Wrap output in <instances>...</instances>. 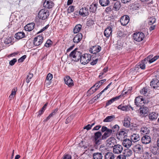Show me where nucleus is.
Wrapping results in <instances>:
<instances>
[{
	"instance_id": "obj_1",
	"label": "nucleus",
	"mask_w": 159,
	"mask_h": 159,
	"mask_svg": "<svg viewBox=\"0 0 159 159\" xmlns=\"http://www.w3.org/2000/svg\"><path fill=\"white\" fill-rule=\"evenodd\" d=\"M81 56V52L78 51L77 49H75L72 51L69 55V57L72 60L75 62L79 61Z\"/></svg>"
},
{
	"instance_id": "obj_2",
	"label": "nucleus",
	"mask_w": 159,
	"mask_h": 159,
	"mask_svg": "<svg viewBox=\"0 0 159 159\" xmlns=\"http://www.w3.org/2000/svg\"><path fill=\"white\" fill-rule=\"evenodd\" d=\"M91 56L89 54H85L81 56L80 59V62L81 64L85 65L88 64L91 60Z\"/></svg>"
},
{
	"instance_id": "obj_3",
	"label": "nucleus",
	"mask_w": 159,
	"mask_h": 159,
	"mask_svg": "<svg viewBox=\"0 0 159 159\" xmlns=\"http://www.w3.org/2000/svg\"><path fill=\"white\" fill-rule=\"evenodd\" d=\"M106 81V79H105L101 80L98 82L96 83L93 87H92L90 90H89V92L92 91L93 92L91 93L93 94L95 92L99 87L102 85Z\"/></svg>"
},
{
	"instance_id": "obj_4",
	"label": "nucleus",
	"mask_w": 159,
	"mask_h": 159,
	"mask_svg": "<svg viewBox=\"0 0 159 159\" xmlns=\"http://www.w3.org/2000/svg\"><path fill=\"white\" fill-rule=\"evenodd\" d=\"M144 37V34L141 32H136L134 33L133 35V39L134 40L138 42L143 40Z\"/></svg>"
},
{
	"instance_id": "obj_5",
	"label": "nucleus",
	"mask_w": 159,
	"mask_h": 159,
	"mask_svg": "<svg viewBox=\"0 0 159 159\" xmlns=\"http://www.w3.org/2000/svg\"><path fill=\"white\" fill-rule=\"evenodd\" d=\"M128 131L125 129H120L118 134L116 135L117 138L119 140H122L127 136Z\"/></svg>"
},
{
	"instance_id": "obj_6",
	"label": "nucleus",
	"mask_w": 159,
	"mask_h": 159,
	"mask_svg": "<svg viewBox=\"0 0 159 159\" xmlns=\"http://www.w3.org/2000/svg\"><path fill=\"white\" fill-rule=\"evenodd\" d=\"M139 112L140 116L143 117L147 116L149 112L148 108L145 107H141L139 108Z\"/></svg>"
},
{
	"instance_id": "obj_7",
	"label": "nucleus",
	"mask_w": 159,
	"mask_h": 159,
	"mask_svg": "<svg viewBox=\"0 0 159 159\" xmlns=\"http://www.w3.org/2000/svg\"><path fill=\"white\" fill-rule=\"evenodd\" d=\"M145 101L144 99L140 97H136L134 100V103L135 105L138 107H141L143 106L144 104L145 103Z\"/></svg>"
},
{
	"instance_id": "obj_8",
	"label": "nucleus",
	"mask_w": 159,
	"mask_h": 159,
	"mask_svg": "<svg viewBox=\"0 0 159 159\" xmlns=\"http://www.w3.org/2000/svg\"><path fill=\"white\" fill-rule=\"evenodd\" d=\"M102 136L100 132L98 131L94 134V139L95 143L97 145H99L101 143V136Z\"/></svg>"
},
{
	"instance_id": "obj_9",
	"label": "nucleus",
	"mask_w": 159,
	"mask_h": 159,
	"mask_svg": "<svg viewBox=\"0 0 159 159\" xmlns=\"http://www.w3.org/2000/svg\"><path fill=\"white\" fill-rule=\"evenodd\" d=\"M43 37L40 35L35 37L33 41V44L35 46H38L41 44L43 42Z\"/></svg>"
},
{
	"instance_id": "obj_10",
	"label": "nucleus",
	"mask_w": 159,
	"mask_h": 159,
	"mask_svg": "<svg viewBox=\"0 0 159 159\" xmlns=\"http://www.w3.org/2000/svg\"><path fill=\"white\" fill-rule=\"evenodd\" d=\"M49 15V12L45 11H39L38 14V17L42 20H45Z\"/></svg>"
},
{
	"instance_id": "obj_11",
	"label": "nucleus",
	"mask_w": 159,
	"mask_h": 159,
	"mask_svg": "<svg viewBox=\"0 0 159 159\" xmlns=\"http://www.w3.org/2000/svg\"><path fill=\"white\" fill-rule=\"evenodd\" d=\"M123 148L122 146L120 144L115 145L113 148L114 153L119 154L121 153L123 151Z\"/></svg>"
},
{
	"instance_id": "obj_12",
	"label": "nucleus",
	"mask_w": 159,
	"mask_h": 159,
	"mask_svg": "<svg viewBox=\"0 0 159 159\" xmlns=\"http://www.w3.org/2000/svg\"><path fill=\"white\" fill-rule=\"evenodd\" d=\"M115 142L116 139L113 137H111L107 140L106 144L109 147L113 148L115 145Z\"/></svg>"
},
{
	"instance_id": "obj_13",
	"label": "nucleus",
	"mask_w": 159,
	"mask_h": 159,
	"mask_svg": "<svg viewBox=\"0 0 159 159\" xmlns=\"http://www.w3.org/2000/svg\"><path fill=\"white\" fill-rule=\"evenodd\" d=\"M101 49V47L98 45L92 46L90 48L89 52L90 53L93 54H96L99 52Z\"/></svg>"
},
{
	"instance_id": "obj_14",
	"label": "nucleus",
	"mask_w": 159,
	"mask_h": 159,
	"mask_svg": "<svg viewBox=\"0 0 159 159\" xmlns=\"http://www.w3.org/2000/svg\"><path fill=\"white\" fill-rule=\"evenodd\" d=\"M129 17L128 16H124L121 18L120 22L121 25L125 26L129 23Z\"/></svg>"
},
{
	"instance_id": "obj_15",
	"label": "nucleus",
	"mask_w": 159,
	"mask_h": 159,
	"mask_svg": "<svg viewBox=\"0 0 159 159\" xmlns=\"http://www.w3.org/2000/svg\"><path fill=\"white\" fill-rule=\"evenodd\" d=\"M54 4L50 0H46L43 4V7L46 9H50L53 6Z\"/></svg>"
},
{
	"instance_id": "obj_16",
	"label": "nucleus",
	"mask_w": 159,
	"mask_h": 159,
	"mask_svg": "<svg viewBox=\"0 0 159 159\" xmlns=\"http://www.w3.org/2000/svg\"><path fill=\"white\" fill-rule=\"evenodd\" d=\"M150 85L153 88H157L159 87V81L156 78H154L151 81Z\"/></svg>"
},
{
	"instance_id": "obj_17",
	"label": "nucleus",
	"mask_w": 159,
	"mask_h": 159,
	"mask_svg": "<svg viewBox=\"0 0 159 159\" xmlns=\"http://www.w3.org/2000/svg\"><path fill=\"white\" fill-rule=\"evenodd\" d=\"M141 141L142 143L147 144L150 143L151 139L150 136L145 135L142 137Z\"/></svg>"
},
{
	"instance_id": "obj_18",
	"label": "nucleus",
	"mask_w": 159,
	"mask_h": 159,
	"mask_svg": "<svg viewBox=\"0 0 159 159\" xmlns=\"http://www.w3.org/2000/svg\"><path fill=\"white\" fill-rule=\"evenodd\" d=\"M65 83L69 87H71L73 86V81L70 76L66 77L64 78Z\"/></svg>"
},
{
	"instance_id": "obj_19",
	"label": "nucleus",
	"mask_w": 159,
	"mask_h": 159,
	"mask_svg": "<svg viewBox=\"0 0 159 159\" xmlns=\"http://www.w3.org/2000/svg\"><path fill=\"white\" fill-rule=\"evenodd\" d=\"M122 144L124 147L129 148L132 144V142L130 139H126L123 140Z\"/></svg>"
},
{
	"instance_id": "obj_20",
	"label": "nucleus",
	"mask_w": 159,
	"mask_h": 159,
	"mask_svg": "<svg viewBox=\"0 0 159 159\" xmlns=\"http://www.w3.org/2000/svg\"><path fill=\"white\" fill-rule=\"evenodd\" d=\"M133 149L135 152L139 153H142L143 150L142 146L140 144L136 145L134 147Z\"/></svg>"
},
{
	"instance_id": "obj_21",
	"label": "nucleus",
	"mask_w": 159,
	"mask_h": 159,
	"mask_svg": "<svg viewBox=\"0 0 159 159\" xmlns=\"http://www.w3.org/2000/svg\"><path fill=\"white\" fill-rule=\"evenodd\" d=\"M83 37V35L81 33H78L76 35L73 39V42L75 43H77L79 42Z\"/></svg>"
},
{
	"instance_id": "obj_22",
	"label": "nucleus",
	"mask_w": 159,
	"mask_h": 159,
	"mask_svg": "<svg viewBox=\"0 0 159 159\" xmlns=\"http://www.w3.org/2000/svg\"><path fill=\"white\" fill-rule=\"evenodd\" d=\"M130 138L132 142L134 143L137 142L140 140L139 134L136 133H134L131 134L130 136Z\"/></svg>"
},
{
	"instance_id": "obj_23",
	"label": "nucleus",
	"mask_w": 159,
	"mask_h": 159,
	"mask_svg": "<svg viewBox=\"0 0 159 159\" xmlns=\"http://www.w3.org/2000/svg\"><path fill=\"white\" fill-rule=\"evenodd\" d=\"M53 78V75L52 74L48 73L46 78V80L45 82V85L46 86L50 85L51 84L50 81Z\"/></svg>"
},
{
	"instance_id": "obj_24",
	"label": "nucleus",
	"mask_w": 159,
	"mask_h": 159,
	"mask_svg": "<svg viewBox=\"0 0 159 159\" xmlns=\"http://www.w3.org/2000/svg\"><path fill=\"white\" fill-rule=\"evenodd\" d=\"M115 156L114 154L112 152H108L105 153L104 156V159H115Z\"/></svg>"
},
{
	"instance_id": "obj_25",
	"label": "nucleus",
	"mask_w": 159,
	"mask_h": 159,
	"mask_svg": "<svg viewBox=\"0 0 159 159\" xmlns=\"http://www.w3.org/2000/svg\"><path fill=\"white\" fill-rule=\"evenodd\" d=\"M112 32V28L110 26L107 27L104 31V35L107 37H109L111 34Z\"/></svg>"
},
{
	"instance_id": "obj_26",
	"label": "nucleus",
	"mask_w": 159,
	"mask_h": 159,
	"mask_svg": "<svg viewBox=\"0 0 159 159\" xmlns=\"http://www.w3.org/2000/svg\"><path fill=\"white\" fill-rule=\"evenodd\" d=\"M34 25L35 24L34 23L28 24L25 27V29L27 31H31L34 28Z\"/></svg>"
},
{
	"instance_id": "obj_27",
	"label": "nucleus",
	"mask_w": 159,
	"mask_h": 159,
	"mask_svg": "<svg viewBox=\"0 0 159 159\" xmlns=\"http://www.w3.org/2000/svg\"><path fill=\"white\" fill-rule=\"evenodd\" d=\"M25 37V34L23 32H20L16 34L15 35V37L16 39L19 40Z\"/></svg>"
},
{
	"instance_id": "obj_28",
	"label": "nucleus",
	"mask_w": 159,
	"mask_h": 159,
	"mask_svg": "<svg viewBox=\"0 0 159 159\" xmlns=\"http://www.w3.org/2000/svg\"><path fill=\"white\" fill-rule=\"evenodd\" d=\"M111 131L110 130H108L107 131L104 132V134L102 135L101 139L105 140L109 137L111 134Z\"/></svg>"
},
{
	"instance_id": "obj_29",
	"label": "nucleus",
	"mask_w": 159,
	"mask_h": 159,
	"mask_svg": "<svg viewBox=\"0 0 159 159\" xmlns=\"http://www.w3.org/2000/svg\"><path fill=\"white\" fill-rule=\"evenodd\" d=\"M147 62H145V61H144L143 60L140 63H139L136 65L135 66V68H140L142 70H144L145 68V64H147Z\"/></svg>"
},
{
	"instance_id": "obj_30",
	"label": "nucleus",
	"mask_w": 159,
	"mask_h": 159,
	"mask_svg": "<svg viewBox=\"0 0 159 159\" xmlns=\"http://www.w3.org/2000/svg\"><path fill=\"white\" fill-rule=\"evenodd\" d=\"M158 116L157 113L154 112H152L148 115V117L151 120H153L156 119Z\"/></svg>"
},
{
	"instance_id": "obj_31",
	"label": "nucleus",
	"mask_w": 159,
	"mask_h": 159,
	"mask_svg": "<svg viewBox=\"0 0 159 159\" xmlns=\"http://www.w3.org/2000/svg\"><path fill=\"white\" fill-rule=\"evenodd\" d=\"M140 131L141 134L144 135L150 133L149 129L146 127H142L141 128Z\"/></svg>"
},
{
	"instance_id": "obj_32",
	"label": "nucleus",
	"mask_w": 159,
	"mask_h": 159,
	"mask_svg": "<svg viewBox=\"0 0 159 159\" xmlns=\"http://www.w3.org/2000/svg\"><path fill=\"white\" fill-rule=\"evenodd\" d=\"M151 151L153 154L156 155L159 154V147L157 146L152 147Z\"/></svg>"
},
{
	"instance_id": "obj_33",
	"label": "nucleus",
	"mask_w": 159,
	"mask_h": 159,
	"mask_svg": "<svg viewBox=\"0 0 159 159\" xmlns=\"http://www.w3.org/2000/svg\"><path fill=\"white\" fill-rule=\"evenodd\" d=\"M120 96H116L110 100L107 101L106 103V106H107L111 105L113 102L119 99L120 98Z\"/></svg>"
},
{
	"instance_id": "obj_34",
	"label": "nucleus",
	"mask_w": 159,
	"mask_h": 159,
	"mask_svg": "<svg viewBox=\"0 0 159 159\" xmlns=\"http://www.w3.org/2000/svg\"><path fill=\"white\" fill-rule=\"evenodd\" d=\"M115 119V116L114 115H111L107 116L103 120L105 122H111Z\"/></svg>"
},
{
	"instance_id": "obj_35",
	"label": "nucleus",
	"mask_w": 159,
	"mask_h": 159,
	"mask_svg": "<svg viewBox=\"0 0 159 159\" xmlns=\"http://www.w3.org/2000/svg\"><path fill=\"white\" fill-rule=\"evenodd\" d=\"M102 153L100 152L95 153L93 155V159H102Z\"/></svg>"
},
{
	"instance_id": "obj_36",
	"label": "nucleus",
	"mask_w": 159,
	"mask_h": 159,
	"mask_svg": "<svg viewBox=\"0 0 159 159\" xmlns=\"http://www.w3.org/2000/svg\"><path fill=\"white\" fill-rule=\"evenodd\" d=\"M132 151L129 149H126L124 150V156H125L126 157H129L132 154Z\"/></svg>"
},
{
	"instance_id": "obj_37",
	"label": "nucleus",
	"mask_w": 159,
	"mask_h": 159,
	"mask_svg": "<svg viewBox=\"0 0 159 159\" xmlns=\"http://www.w3.org/2000/svg\"><path fill=\"white\" fill-rule=\"evenodd\" d=\"M148 88L143 87L140 91V93L145 96L148 95Z\"/></svg>"
},
{
	"instance_id": "obj_38",
	"label": "nucleus",
	"mask_w": 159,
	"mask_h": 159,
	"mask_svg": "<svg viewBox=\"0 0 159 159\" xmlns=\"http://www.w3.org/2000/svg\"><path fill=\"white\" fill-rule=\"evenodd\" d=\"M82 27V26L80 24L76 25L73 29L74 33H77L80 32Z\"/></svg>"
},
{
	"instance_id": "obj_39",
	"label": "nucleus",
	"mask_w": 159,
	"mask_h": 159,
	"mask_svg": "<svg viewBox=\"0 0 159 159\" xmlns=\"http://www.w3.org/2000/svg\"><path fill=\"white\" fill-rule=\"evenodd\" d=\"M151 152H145L143 154V157L144 159H150L151 157Z\"/></svg>"
},
{
	"instance_id": "obj_40",
	"label": "nucleus",
	"mask_w": 159,
	"mask_h": 159,
	"mask_svg": "<svg viewBox=\"0 0 159 159\" xmlns=\"http://www.w3.org/2000/svg\"><path fill=\"white\" fill-rule=\"evenodd\" d=\"M99 3L102 6H105L108 5L109 3V0H99Z\"/></svg>"
},
{
	"instance_id": "obj_41",
	"label": "nucleus",
	"mask_w": 159,
	"mask_h": 159,
	"mask_svg": "<svg viewBox=\"0 0 159 159\" xmlns=\"http://www.w3.org/2000/svg\"><path fill=\"white\" fill-rule=\"evenodd\" d=\"M119 129V127L117 125H114L111 130V133L112 132L114 133L117 132Z\"/></svg>"
},
{
	"instance_id": "obj_42",
	"label": "nucleus",
	"mask_w": 159,
	"mask_h": 159,
	"mask_svg": "<svg viewBox=\"0 0 159 159\" xmlns=\"http://www.w3.org/2000/svg\"><path fill=\"white\" fill-rule=\"evenodd\" d=\"M79 14L83 17L86 16L89 14L88 11H79Z\"/></svg>"
},
{
	"instance_id": "obj_43",
	"label": "nucleus",
	"mask_w": 159,
	"mask_h": 159,
	"mask_svg": "<svg viewBox=\"0 0 159 159\" xmlns=\"http://www.w3.org/2000/svg\"><path fill=\"white\" fill-rule=\"evenodd\" d=\"M148 20L149 25H152L156 22V19L154 17H149Z\"/></svg>"
},
{
	"instance_id": "obj_44",
	"label": "nucleus",
	"mask_w": 159,
	"mask_h": 159,
	"mask_svg": "<svg viewBox=\"0 0 159 159\" xmlns=\"http://www.w3.org/2000/svg\"><path fill=\"white\" fill-rule=\"evenodd\" d=\"M129 107L132 110H133V108L131 106H123L122 107L121 110L123 111H128L129 110Z\"/></svg>"
},
{
	"instance_id": "obj_45",
	"label": "nucleus",
	"mask_w": 159,
	"mask_h": 159,
	"mask_svg": "<svg viewBox=\"0 0 159 159\" xmlns=\"http://www.w3.org/2000/svg\"><path fill=\"white\" fill-rule=\"evenodd\" d=\"M33 76V74L29 73L28 75L27 76V78L26 80V82L27 83H28L30 82Z\"/></svg>"
},
{
	"instance_id": "obj_46",
	"label": "nucleus",
	"mask_w": 159,
	"mask_h": 159,
	"mask_svg": "<svg viewBox=\"0 0 159 159\" xmlns=\"http://www.w3.org/2000/svg\"><path fill=\"white\" fill-rule=\"evenodd\" d=\"M123 125L126 127H128L130 125V122L128 119H125L123 122Z\"/></svg>"
},
{
	"instance_id": "obj_47",
	"label": "nucleus",
	"mask_w": 159,
	"mask_h": 159,
	"mask_svg": "<svg viewBox=\"0 0 159 159\" xmlns=\"http://www.w3.org/2000/svg\"><path fill=\"white\" fill-rule=\"evenodd\" d=\"M52 44V42L50 39H48L44 44V46L46 47H51Z\"/></svg>"
},
{
	"instance_id": "obj_48",
	"label": "nucleus",
	"mask_w": 159,
	"mask_h": 159,
	"mask_svg": "<svg viewBox=\"0 0 159 159\" xmlns=\"http://www.w3.org/2000/svg\"><path fill=\"white\" fill-rule=\"evenodd\" d=\"M99 150L102 153H104L107 151V149L106 147L101 145L99 148Z\"/></svg>"
},
{
	"instance_id": "obj_49",
	"label": "nucleus",
	"mask_w": 159,
	"mask_h": 159,
	"mask_svg": "<svg viewBox=\"0 0 159 159\" xmlns=\"http://www.w3.org/2000/svg\"><path fill=\"white\" fill-rule=\"evenodd\" d=\"M98 4H92L89 7V10H96L97 8Z\"/></svg>"
},
{
	"instance_id": "obj_50",
	"label": "nucleus",
	"mask_w": 159,
	"mask_h": 159,
	"mask_svg": "<svg viewBox=\"0 0 159 159\" xmlns=\"http://www.w3.org/2000/svg\"><path fill=\"white\" fill-rule=\"evenodd\" d=\"M120 7V3L119 2L117 1L114 4L113 7L116 9H118L119 10Z\"/></svg>"
},
{
	"instance_id": "obj_51",
	"label": "nucleus",
	"mask_w": 159,
	"mask_h": 159,
	"mask_svg": "<svg viewBox=\"0 0 159 159\" xmlns=\"http://www.w3.org/2000/svg\"><path fill=\"white\" fill-rule=\"evenodd\" d=\"M16 89H13L11 91V93L9 96V98H13L14 96L16 95Z\"/></svg>"
},
{
	"instance_id": "obj_52",
	"label": "nucleus",
	"mask_w": 159,
	"mask_h": 159,
	"mask_svg": "<svg viewBox=\"0 0 159 159\" xmlns=\"http://www.w3.org/2000/svg\"><path fill=\"white\" fill-rule=\"evenodd\" d=\"M11 42V39L9 37H8L5 39L4 41V43L6 44H8Z\"/></svg>"
},
{
	"instance_id": "obj_53",
	"label": "nucleus",
	"mask_w": 159,
	"mask_h": 159,
	"mask_svg": "<svg viewBox=\"0 0 159 159\" xmlns=\"http://www.w3.org/2000/svg\"><path fill=\"white\" fill-rule=\"evenodd\" d=\"M153 55H151L148 56L147 57L145 58L144 60V61H145V62H148L149 63L150 61V59H152V57H153Z\"/></svg>"
},
{
	"instance_id": "obj_54",
	"label": "nucleus",
	"mask_w": 159,
	"mask_h": 159,
	"mask_svg": "<svg viewBox=\"0 0 159 159\" xmlns=\"http://www.w3.org/2000/svg\"><path fill=\"white\" fill-rule=\"evenodd\" d=\"M139 6L140 5L139 4L137 3L136 4H135L134 5L133 8L134 9V10H138L139 9Z\"/></svg>"
},
{
	"instance_id": "obj_55",
	"label": "nucleus",
	"mask_w": 159,
	"mask_h": 159,
	"mask_svg": "<svg viewBox=\"0 0 159 159\" xmlns=\"http://www.w3.org/2000/svg\"><path fill=\"white\" fill-rule=\"evenodd\" d=\"M26 55H23L18 60V61L19 62H23L24 61V60L26 58Z\"/></svg>"
},
{
	"instance_id": "obj_56",
	"label": "nucleus",
	"mask_w": 159,
	"mask_h": 159,
	"mask_svg": "<svg viewBox=\"0 0 159 159\" xmlns=\"http://www.w3.org/2000/svg\"><path fill=\"white\" fill-rule=\"evenodd\" d=\"M71 157L69 154H65L63 157L62 159H71Z\"/></svg>"
},
{
	"instance_id": "obj_57",
	"label": "nucleus",
	"mask_w": 159,
	"mask_h": 159,
	"mask_svg": "<svg viewBox=\"0 0 159 159\" xmlns=\"http://www.w3.org/2000/svg\"><path fill=\"white\" fill-rule=\"evenodd\" d=\"M16 61V58H14L9 62V64L11 66H13L15 64Z\"/></svg>"
},
{
	"instance_id": "obj_58",
	"label": "nucleus",
	"mask_w": 159,
	"mask_h": 159,
	"mask_svg": "<svg viewBox=\"0 0 159 159\" xmlns=\"http://www.w3.org/2000/svg\"><path fill=\"white\" fill-rule=\"evenodd\" d=\"M58 110V108H57L52 111V112L50 115L52 117L53 116L56 115V113Z\"/></svg>"
},
{
	"instance_id": "obj_59",
	"label": "nucleus",
	"mask_w": 159,
	"mask_h": 159,
	"mask_svg": "<svg viewBox=\"0 0 159 159\" xmlns=\"http://www.w3.org/2000/svg\"><path fill=\"white\" fill-rule=\"evenodd\" d=\"M110 129H108L107 127L105 126H103L102 127L101 129V131L102 132H105L107 131L108 130H110Z\"/></svg>"
},
{
	"instance_id": "obj_60",
	"label": "nucleus",
	"mask_w": 159,
	"mask_h": 159,
	"mask_svg": "<svg viewBox=\"0 0 159 159\" xmlns=\"http://www.w3.org/2000/svg\"><path fill=\"white\" fill-rule=\"evenodd\" d=\"M116 159H126L125 156H124L123 155H118Z\"/></svg>"
},
{
	"instance_id": "obj_61",
	"label": "nucleus",
	"mask_w": 159,
	"mask_h": 159,
	"mask_svg": "<svg viewBox=\"0 0 159 159\" xmlns=\"http://www.w3.org/2000/svg\"><path fill=\"white\" fill-rule=\"evenodd\" d=\"M92 127L90 124H88L84 127V129H86L87 130H89L91 129Z\"/></svg>"
},
{
	"instance_id": "obj_62",
	"label": "nucleus",
	"mask_w": 159,
	"mask_h": 159,
	"mask_svg": "<svg viewBox=\"0 0 159 159\" xmlns=\"http://www.w3.org/2000/svg\"><path fill=\"white\" fill-rule=\"evenodd\" d=\"M101 126L100 125H98L94 127L92 129V130H98L101 127Z\"/></svg>"
},
{
	"instance_id": "obj_63",
	"label": "nucleus",
	"mask_w": 159,
	"mask_h": 159,
	"mask_svg": "<svg viewBox=\"0 0 159 159\" xmlns=\"http://www.w3.org/2000/svg\"><path fill=\"white\" fill-rule=\"evenodd\" d=\"M45 110L42 107L38 112L39 115H42L43 113Z\"/></svg>"
},
{
	"instance_id": "obj_64",
	"label": "nucleus",
	"mask_w": 159,
	"mask_h": 159,
	"mask_svg": "<svg viewBox=\"0 0 159 159\" xmlns=\"http://www.w3.org/2000/svg\"><path fill=\"white\" fill-rule=\"evenodd\" d=\"M98 61V59H96L95 60H93V61L91 62L90 64L92 65H94L96 64Z\"/></svg>"
}]
</instances>
